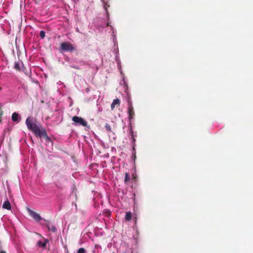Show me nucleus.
I'll return each mask as SVG.
<instances>
[{
	"label": "nucleus",
	"mask_w": 253,
	"mask_h": 253,
	"mask_svg": "<svg viewBox=\"0 0 253 253\" xmlns=\"http://www.w3.org/2000/svg\"><path fill=\"white\" fill-rule=\"evenodd\" d=\"M26 124L28 129L33 132L37 136L40 133H44V128L38 126L34 121L33 118L30 117L27 118Z\"/></svg>",
	"instance_id": "nucleus-1"
},
{
	"label": "nucleus",
	"mask_w": 253,
	"mask_h": 253,
	"mask_svg": "<svg viewBox=\"0 0 253 253\" xmlns=\"http://www.w3.org/2000/svg\"><path fill=\"white\" fill-rule=\"evenodd\" d=\"M27 211L29 215L36 221L39 222L42 220V218L40 216L39 214L32 211L30 208H27Z\"/></svg>",
	"instance_id": "nucleus-2"
},
{
	"label": "nucleus",
	"mask_w": 253,
	"mask_h": 253,
	"mask_svg": "<svg viewBox=\"0 0 253 253\" xmlns=\"http://www.w3.org/2000/svg\"><path fill=\"white\" fill-rule=\"evenodd\" d=\"M72 120L76 125H81L84 126H85L87 125V122L82 118L75 116L72 118Z\"/></svg>",
	"instance_id": "nucleus-3"
},
{
	"label": "nucleus",
	"mask_w": 253,
	"mask_h": 253,
	"mask_svg": "<svg viewBox=\"0 0 253 253\" xmlns=\"http://www.w3.org/2000/svg\"><path fill=\"white\" fill-rule=\"evenodd\" d=\"M61 49L63 51H70L74 50L73 46L68 42H64L61 44Z\"/></svg>",
	"instance_id": "nucleus-4"
},
{
	"label": "nucleus",
	"mask_w": 253,
	"mask_h": 253,
	"mask_svg": "<svg viewBox=\"0 0 253 253\" xmlns=\"http://www.w3.org/2000/svg\"><path fill=\"white\" fill-rule=\"evenodd\" d=\"M128 113L129 119L130 120L133 118V116H134V112L133 111L132 104L130 101H128Z\"/></svg>",
	"instance_id": "nucleus-5"
},
{
	"label": "nucleus",
	"mask_w": 253,
	"mask_h": 253,
	"mask_svg": "<svg viewBox=\"0 0 253 253\" xmlns=\"http://www.w3.org/2000/svg\"><path fill=\"white\" fill-rule=\"evenodd\" d=\"M38 136L39 137H43L46 142H47L48 143H50L51 145H52V143L50 140V138L47 135L46 131L44 128V133H43V134L40 133Z\"/></svg>",
	"instance_id": "nucleus-6"
},
{
	"label": "nucleus",
	"mask_w": 253,
	"mask_h": 253,
	"mask_svg": "<svg viewBox=\"0 0 253 253\" xmlns=\"http://www.w3.org/2000/svg\"><path fill=\"white\" fill-rule=\"evenodd\" d=\"M120 103V101L119 99H115L113 101V102L111 104V109L113 110L115 108V106L117 105H119Z\"/></svg>",
	"instance_id": "nucleus-7"
},
{
	"label": "nucleus",
	"mask_w": 253,
	"mask_h": 253,
	"mask_svg": "<svg viewBox=\"0 0 253 253\" xmlns=\"http://www.w3.org/2000/svg\"><path fill=\"white\" fill-rule=\"evenodd\" d=\"M2 207L4 209H7V210H10L11 209V205L8 201H5L4 202L2 205Z\"/></svg>",
	"instance_id": "nucleus-8"
},
{
	"label": "nucleus",
	"mask_w": 253,
	"mask_h": 253,
	"mask_svg": "<svg viewBox=\"0 0 253 253\" xmlns=\"http://www.w3.org/2000/svg\"><path fill=\"white\" fill-rule=\"evenodd\" d=\"M19 118V114L17 113H14L12 115V120L14 122H16Z\"/></svg>",
	"instance_id": "nucleus-9"
},
{
	"label": "nucleus",
	"mask_w": 253,
	"mask_h": 253,
	"mask_svg": "<svg viewBox=\"0 0 253 253\" xmlns=\"http://www.w3.org/2000/svg\"><path fill=\"white\" fill-rule=\"evenodd\" d=\"M131 218V213L129 211L126 212L125 219L129 221Z\"/></svg>",
	"instance_id": "nucleus-10"
},
{
	"label": "nucleus",
	"mask_w": 253,
	"mask_h": 253,
	"mask_svg": "<svg viewBox=\"0 0 253 253\" xmlns=\"http://www.w3.org/2000/svg\"><path fill=\"white\" fill-rule=\"evenodd\" d=\"M47 228L49 230L53 232H55L56 231V227L53 225H48Z\"/></svg>",
	"instance_id": "nucleus-11"
},
{
	"label": "nucleus",
	"mask_w": 253,
	"mask_h": 253,
	"mask_svg": "<svg viewBox=\"0 0 253 253\" xmlns=\"http://www.w3.org/2000/svg\"><path fill=\"white\" fill-rule=\"evenodd\" d=\"M47 241L42 242V241H39L38 244L40 247H45L46 245Z\"/></svg>",
	"instance_id": "nucleus-12"
},
{
	"label": "nucleus",
	"mask_w": 253,
	"mask_h": 253,
	"mask_svg": "<svg viewBox=\"0 0 253 253\" xmlns=\"http://www.w3.org/2000/svg\"><path fill=\"white\" fill-rule=\"evenodd\" d=\"M129 179H130L129 175L128 173L126 172V174H125V182L128 181L129 180Z\"/></svg>",
	"instance_id": "nucleus-13"
},
{
	"label": "nucleus",
	"mask_w": 253,
	"mask_h": 253,
	"mask_svg": "<svg viewBox=\"0 0 253 253\" xmlns=\"http://www.w3.org/2000/svg\"><path fill=\"white\" fill-rule=\"evenodd\" d=\"M40 35L42 39H43L45 37V32L43 31H41Z\"/></svg>",
	"instance_id": "nucleus-14"
},
{
	"label": "nucleus",
	"mask_w": 253,
	"mask_h": 253,
	"mask_svg": "<svg viewBox=\"0 0 253 253\" xmlns=\"http://www.w3.org/2000/svg\"><path fill=\"white\" fill-rule=\"evenodd\" d=\"M78 253H85V250L84 248H80L78 251Z\"/></svg>",
	"instance_id": "nucleus-15"
},
{
	"label": "nucleus",
	"mask_w": 253,
	"mask_h": 253,
	"mask_svg": "<svg viewBox=\"0 0 253 253\" xmlns=\"http://www.w3.org/2000/svg\"><path fill=\"white\" fill-rule=\"evenodd\" d=\"M105 128H106V130L107 131H111V127H110V126L108 124H106Z\"/></svg>",
	"instance_id": "nucleus-16"
},
{
	"label": "nucleus",
	"mask_w": 253,
	"mask_h": 253,
	"mask_svg": "<svg viewBox=\"0 0 253 253\" xmlns=\"http://www.w3.org/2000/svg\"><path fill=\"white\" fill-rule=\"evenodd\" d=\"M14 68L17 70H20V66L18 63H15L14 64Z\"/></svg>",
	"instance_id": "nucleus-17"
},
{
	"label": "nucleus",
	"mask_w": 253,
	"mask_h": 253,
	"mask_svg": "<svg viewBox=\"0 0 253 253\" xmlns=\"http://www.w3.org/2000/svg\"><path fill=\"white\" fill-rule=\"evenodd\" d=\"M107 6H108L107 5V4L105 3V4H104V8H105V9H107Z\"/></svg>",
	"instance_id": "nucleus-18"
},
{
	"label": "nucleus",
	"mask_w": 253,
	"mask_h": 253,
	"mask_svg": "<svg viewBox=\"0 0 253 253\" xmlns=\"http://www.w3.org/2000/svg\"><path fill=\"white\" fill-rule=\"evenodd\" d=\"M0 253H6V252L5 251H1L0 252Z\"/></svg>",
	"instance_id": "nucleus-19"
},
{
	"label": "nucleus",
	"mask_w": 253,
	"mask_h": 253,
	"mask_svg": "<svg viewBox=\"0 0 253 253\" xmlns=\"http://www.w3.org/2000/svg\"><path fill=\"white\" fill-rule=\"evenodd\" d=\"M98 247H99V246H98V245H96V246H95V248H98Z\"/></svg>",
	"instance_id": "nucleus-20"
}]
</instances>
